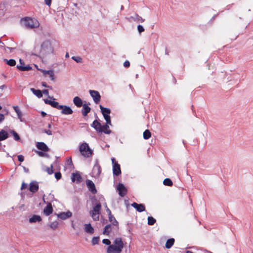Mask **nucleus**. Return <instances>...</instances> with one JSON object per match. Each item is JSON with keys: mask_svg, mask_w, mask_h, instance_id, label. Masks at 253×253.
I'll list each match as a JSON object with an SVG mask.
<instances>
[{"mask_svg": "<svg viewBox=\"0 0 253 253\" xmlns=\"http://www.w3.org/2000/svg\"><path fill=\"white\" fill-rule=\"evenodd\" d=\"M80 151L81 154L86 158L91 156L92 154V151L86 143H84L80 145Z\"/></svg>", "mask_w": 253, "mask_h": 253, "instance_id": "obj_4", "label": "nucleus"}, {"mask_svg": "<svg viewBox=\"0 0 253 253\" xmlns=\"http://www.w3.org/2000/svg\"><path fill=\"white\" fill-rule=\"evenodd\" d=\"M124 66L128 68L130 66V62L128 60H126L124 63Z\"/></svg>", "mask_w": 253, "mask_h": 253, "instance_id": "obj_49", "label": "nucleus"}, {"mask_svg": "<svg viewBox=\"0 0 253 253\" xmlns=\"http://www.w3.org/2000/svg\"><path fill=\"white\" fill-rule=\"evenodd\" d=\"M101 172V167L100 166L98 161H96L93 167L92 173L94 177H98L100 175Z\"/></svg>", "mask_w": 253, "mask_h": 253, "instance_id": "obj_7", "label": "nucleus"}, {"mask_svg": "<svg viewBox=\"0 0 253 253\" xmlns=\"http://www.w3.org/2000/svg\"><path fill=\"white\" fill-rule=\"evenodd\" d=\"M36 147L38 149L43 152H48L49 150V148L44 142H37L36 144Z\"/></svg>", "mask_w": 253, "mask_h": 253, "instance_id": "obj_14", "label": "nucleus"}, {"mask_svg": "<svg viewBox=\"0 0 253 253\" xmlns=\"http://www.w3.org/2000/svg\"><path fill=\"white\" fill-rule=\"evenodd\" d=\"M17 157H18V160L19 162H22L24 161V158L23 156L20 155H18Z\"/></svg>", "mask_w": 253, "mask_h": 253, "instance_id": "obj_52", "label": "nucleus"}, {"mask_svg": "<svg viewBox=\"0 0 253 253\" xmlns=\"http://www.w3.org/2000/svg\"><path fill=\"white\" fill-rule=\"evenodd\" d=\"M130 19H132L134 21H137L139 22L142 23L144 21V19H143L141 16H139L137 14H135L134 16H131L130 17Z\"/></svg>", "mask_w": 253, "mask_h": 253, "instance_id": "obj_29", "label": "nucleus"}, {"mask_svg": "<svg viewBox=\"0 0 253 253\" xmlns=\"http://www.w3.org/2000/svg\"><path fill=\"white\" fill-rule=\"evenodd\" d=\"M156 222V219L152 216H148V224L149 225H153Z\"/></svg>", "mask_w": 253, "mask_h": 253, "instance_id": "obj_37", "label": "nucleus"}, {"mask_svg": "<svg viewBox=\"0 0 253 253\" xmlns=\"http://www.w3.org/2000/svg\"><path fill=\"white\" fill-rule=\"evenodd\" d=\"M101 208V204L98 203L93 207L92 210L90 211V214L94 220L97 221L99 220Z\"/></svg>", "mask_w": 253, "mask_h": 253, "instance_id": "obj_5", "label": "nucleus"}, {"mask_svg": "<svg viewBox=\"0 0 253 253\" xmlns=\"http://www.w3.org/2000/svg\"><path fill=\"white\" fill-rule=\"evenodd\" d=\"M17 115L18 116V119L20 120V121L21 122H23L24 121L23 119H22V112L21 111L19 113H18V114H17Z\"/></svg>", "mask_w": 253, "mask_h": 253, "instance_id": "obj_54", "label": "nucleus"}, {"mask_svg": "<svg viewBox=\"0 0 253 253\" xmlns=\"http://www.w3.org/2000/svg\"><path fill=\"white\" fill-rule=\"evenodd\" d=\"M3 61L5 62L8 65L10 66H14L16 65V61L14 59H4Z\"/></svg>", "mask_w": 253, "mask_h": 253, "instance_id": "obj_32", "label": "nucleus"}, {"mask_svg": "<svg viewBox=\"0 0 253 253\" xmlns=\"http://www.w3.org/2000/svg\"><path fill=\"white\" fill-rule=\"evenodd\" d=\"M113 172L114 175L118 176L121 173L120 165L118 163L114 164L113 166Z\"/></svg>", "mask_w": 253, "mask_h": 253, "instance_id": "obj_16", "label": "nucleus"}, {"mask_svg": "<svg viewBox=\"0 0 253 253\" xmlns=\"http://www.w3.org/2000/svg\"><path fill=\"white\" fill-rule=\"evenodd\" d=\"M239 34H237V33L233 34V33H231L229 35V37L231 40H236Z\"/></svg>", "mask_w": 253, "mask_h": 253, "instance_id": "obj_42", "label": "nucleus"}, {"mask_svg": "<svg viewBox=\"0 0 253 253\" xmlns=\"http://www.w3.org/2000/svg\"><path fill=\"white\" fill-rule=\"evenodd\" d=\"M174 243V239L173 238H170L167 241L165 247L167 249H170L173 246Z\"/></svg>", "mask_w": 253, "mask_h": 253, "instance_id": "obj_31", "label": "nucleus"}, {"mask_svg": "<svg viewBox=\"0 0 253 253\" xmlns=\"http://www.w3.org/2000/svg\"><path fill=\"white\" fill-rule=\"evenodd\" d=\"M106 208H107L106 211L108 213V216H109V215H112L111 211L110 210L109 208H107V206H106Z\"/></svg>", "mask_w": 253, "mask_h": 253, "instance_id": "obj_60", "label": "nucleus"}, {"mask_svg": "<svg viewBox=\"0 0 253 253\" xmlns=\"http://www.w3.org/2000/svg\"><path fill=\"white\" fill-rule=\"evenodd\" d=\"M53 211V208L51 203H48L43 210L44 214L48 216L50 215Z\"/></svg>", "mask_w": 253, "mask_h": 253, "instance_id": "obj_19", "label": "nucleus"}, {"mask_svg": "<svg viewBox=\"0 0 253 253\" xmlns=\"http://www.w3.org/2000/svg\"><path fill=\"white\" fill-rule=\"evenodd\" d=\"M104 119L105 120L106 122V124H108L109 125H112L111 124V118H110V115L109 116H105V117H104Z\"/></svg>", "mask_w": 253, "mask_h": 253, "instance_id": "obj_44", "label": "nucleus"}, {"mask_svg": "<svg viewBox=\"0 0 253 253\" xmlns=\"http://www.w3.org/2000/svg\"><path fill=\"white\" fill-rule=\"evenodd\" d=\"M82 114L83 116H86L87 114L90 112L91 108L88 106V104H84L82 105Z\"/></svg>", "mask_w": 253, "mask_h": 253, "instance_id": "obj_20", "label": "nucleus"}, {"mask_svg": "<svg viewBox=\"0 0 253 253\" xmlns=\"http://www.w3.org/2000/svg\"><path fill=\"white\" fill-rule=\"evenodd\" d=\"M89 92L94 102L96 104L98 103L100 101L101 99V96L99 92L93 90H89Z\"/></svg>", "mask_w": 253, "mask_h": 253, "instance_id": "obj_8", "label": "nucleus"}, {"mask_svg": "<svg viewBox=\"0 0 253 253\" xmlns=\"http://www.w3.org/2000/svg\"><path fill=\"white\" fill-rule=\"evenodd\" d=\"M109 220L111 222L112 225L115 227L116 231H118L119 229V223L112 214L109 216Z\"/></svg>", "mask_w": 253, "mask_h": 253, "instance_id": "obj_18", "label": "nucleus"}, {"mask_svg": "<svg viewBox=\"0 0 253 253\" xmlns=\"http://www.w3.org/2000/svg\"><path fill=\"white\" fill-rule=\"evenodd\" d=\"M131 206L138 212H141L145 211V207L144 204H137L135 202H133L131 204Z\"/></svg>", "mask_w": 253, "mask_h": 253, "instance_id": "obj_12", "label": "nucleus"}, {"mask_svg": "<svg viewBox=\"0 0 253 253\" xmlns=\"http://www.w3.org/2000/svg\"><path fill=\"white\" fill-rule=\"evenodd\" d=\"M36 152L40 157H49V156L47 154L44 153V152H43V151L42 152V151H36Z\"/></svg>", "mask_w": 253, "mask_h": 253, "instance_id": "obj_43", "label": "nucleus"}, {"mask_svg": "<svg viewBox=\"0 0 253 253\" xmlns=\"http://www.w3.org/2000/svg\"><path fill=\"white\" fill-rule=\"evenodd\" d=\"M42 72L44 75L49 74V76L51 80H55V76L53 70H42Z\"/></svg>", "mask_w": 253, "mask_h": 253, "instance_id": "obj_28", "label": "nucleus"}, {"mask_svg": "<svg viewBox=\"0 0 253 253\" xmlns=\"http://www.w3.org/2000/svg\"><path fill=\"white\" fill-rule=\"evenodd\" d=\"M41 113L42 117H45L47 115L46 113L45 112H44V111H42Z\"/></svg>", "mask_w": 253, "mask_h": 253, "instance_id": "obj_64", "label": "nucleus"}, {"mask_svg": "<svg viewBox=\"0 0 253 253\" xmlns=\"http://www.w3.org/2000/svg\"><path fill=\"white\" fill-rule=\"evenodd\" d=\"M71 179L72 182H74L75 181H76L78 183H79L81 181L82 177L80 173L78 172L73 173L72 174Z\"/></svg>", "mask_w": 253, "mask_h": 253, "instance_id": "obj_21", "label": "nucleus"}, {"mask_svg": "<svg viewBox=\"0 0 253 253\" xmlns=\"http://www.w3.org/2000/svg\"><path fill=\"white\" fill-rule=\"evenodd\" d=\"M53 101L48 100L47 99H44V102L46 104H49L50 105H51L52 102Z\"/></svg>", "mask_w": 253, "mask_h": 253, "instance_id": "obj_55", "label": "nucleus"}, {"mask_svg": "<svg viewBox=\"0 0 253 253\" xmlns=\"http://www.w3.org/2000/svg\"><path fill=\"white\" fill-rule=\"evenodd\" d=\"M42 93L45 95H48V90L47 89H43Z\"/></svg>", "mask_w": 253, "mask_h": 253, "instance_id": "obj_61", "label": "nucleus"}, {"mask_svg": "<svg viewBox=\"0 0 253 253\" xmlns=\"http://www.w3.org/2000/svg\"><path fill=\"white\" fill-rule=\"evenodd\" d=\"M61 105L59 104L58 102L53 101L51 106L53 108H56V109L59 110L60 108H62V107H61Z\"/></svg>", "mask_w": 253, "mask_h": 253, "instance_id": "obj_39", "label": "nucleus"}, {"mask_svg": "<svg viewBox=\"0 0 253 253\" xmlns=\"http://www.w3.org/2000/svg\"><path fill=\"white\" fill-rule=\"evenodd\" d=\"M101 126V124L96 119L91 124V126L98 132H102Z\"/></svg>", "mask_w": 253, "mask_h": 253, "instance_id": "obj_13", "label": "nucleus"}, {"mask_svg": "<svg viewBox=\"0 0 253 253\" xmlns=\"http://www.w3.org/2000/svg\"><path fill=\"white\" fill-rule=\"evenodd\" d=\"M99 241V237H93L91 243L92 245H96L98 243V242Z\"/></svg>", "mask_w": 253, "mask_h": 253, "instance_id": "obj_41", "label": "nucleus"}, {"mask_svg": "<svg viewBox=\"0 0 253 253\" xmlns=\"http://www.w3.org/2000/svg\"><path fill=\"white\" fill-rule=\"evenodd\" d=\"M23 170L24 171L26 172V173H28L29 170V169L25 167H23Z\"/></svg>", "mask_w": 253, "mask_h": 253, "instance_id": "obj_63", "label": "nucleus"}, {"mask_svg": "<svg viewBox=\"0 0 253 253\" xmlns=\"http://www.w3.org/2000/svg\"><path fill=\"white\" fill-rule=\"evenodd\" d=\"M42 220V219L40 215H34L29 218V222L30 223H34L36 222H40Z\"/></svg>", "mask_w": 253, "mask_h": 253, "instance_id": "obj_27", "label": "nucleus"}, {"mask_svg": "<svg viewBox=\"0 0 253 253\" xmlns=\"http://www.w3.org/2000/svg\"><path fill=\"white\" fill-rule=\"evenodd\" d=\"M113 229L116 230L115 227H112L111 224H108L105 226L103 231V234L104 235H108L111 231Z\"/></svg>", "mask_w": 253, "mask_h": 253, "instance_id": "obj_23", "label": "nucleus"}, {"mask_svg": "<svg viewBox=\"0 0 253 253\" xmlns=\"http://www.w3.org/2000/svg\"><path fill=\"white\" fill-rule=\"evenodd\" d=\"M53 47L49 40L45 41L41 45V49L39 52H36L32 53V55L38 56L42 58H44L53 53Z\"/></svg>", "mask_w": 253, "mask_h": 253, "instance_id": "obj_1", "label": "nucleus"}, {"mask_svg": "<svg viewBox=\"0 0 253 253\" xmlns=\"http://www.w3.org/2000/svg\"><path fill=\"white\" fill-rule=\"evenodd\" d=\"M49 227L53 230H55L57 228L58 226V222L56 221H53L49 224Z\"/></svg>", "mask_w": 253, "mask_h": 253, "instance_id": "obj_36", "label": "nucleus"}, {"mask_svg": "<svg viewBox=\"0 0 253 253\" xmlns=\"http://www.w3.org/2000/svg\"><path fill=\"white\" fill-rule=\"evenodd\" d=\"M84 231L87 234H92L94 233V230L90 223L85 224Z\"/></svg>", "mask_w": 253, "mask_h": 253, "instance_id": "obj_22", "label": "nucleus"}, {"mask_svg": "<svg viewBox=\"0 0 253 253\" xmlns=\"http://www.w3.org/2000/svg\"><path fill=\"white\" fill-rule=\"evenodd\" d=\"M54 176L57 180H59L61 178L62 175L60 172H56Z\"/></svg>", "mask_w": 253, "mask_h": 253, "instance_id": "obj_46", "label": "nucleus"}, {"mask_svg": "<svg viewBox=\"0 0 253 253\" xmlns=\"http://www.w3.org/2000/svg\"><path fill=\"white\" fill-rule=\"evenodd\" d=\"M61 107L62 108H60L59 110H61V113L62 114L68 115L73 114V111L70 107L62 105H61Z\"/></svg>", "mask_w": 253, "mask_h": 253, "instance_id": "obj_10", "label": "nucleus"}, {"mask_svg": "<svg viewBox=\"0 0 253 253\" xmlns=\"http://www.w3.org/2000/svg\"><path fill=\"white\" fill-rule=\"evenodd\" d=\"M30 90L38 97L41 98L42 96V93L41 90L39 89H35L34 88H31Z\"/></svg>", "mask_w": 253, "mask_h": 253, "instance_id": "obj_30", "label": "nucleus"}, {"mask_svg": "<svg viewBox=\"0 0 253 253\" xmlns=\"http://www.w3.org/2000/svg\"><path fill=\"white\" fill-rule=\"evenodd\" d=\"M44 132L46 133L47 135H52L51 131L49 129H48V130L45 129Z\"/></svg>", "mask_w": 253, "mask_h": 253, "instance_id": "obj_58", "label": "nucleus"}, {"mask_svg": "<svg viewBox=\"0 0 253 253\" xmlns=\"http://www.w3.org/2000/svg\"><path fill=\"white\" fill-rule=\"evenodd\" d=\"M117 190L121 197H124L127 193V189L122 183H119L118 185Z\"/></svg>", "mask_w": 253, "mask_h": 253, "instance_id": "obj_11", "label": "nucleus"}, {"mask_svg": "<svg viewBox=\"0 0 253 253\" xmlns=\"http://www.w3.org/2000/svg\"><path fill=\"white\" fill-rule=\"evenodd\" d=\"M137 30L138 32L141 34L142 32L144 31V28L142 25H139L137 26Z\"/></svg>", "mask_w": 253, "mask_h": 253, "instance_id": "obj_48", "label": "nucleus"}, {"mask_svg": "<svg viewBox=\"0 0 253 253\" xmlns=\"http://www.w3.org/2000/svg\"><path fill=\"white\" fill-rule=\"evenodd\" d=\"M52 169H53V166H52V165H51L50 166V168H46V171L48 173V174H51L53 172V170Z\"/></svg>", "mask_w": 253, "mask_h": 253, "instance_id": "obj_45", "label": "nucleus"}, {"mask_svg": "<svg viewBox=\"0 0 253 253\" xmlns=\"http://www.w3.org/2000/svg\"><path fill=\"white\" fill-rule=\"evenodd\" d=\"M99 107L101 110V112L104 117H105V116H109V114L111 113V110L110 109L105 108L101 105L99 106Z\"/></svg>", "mask_w": 253, "mask_h": 253, "instance_id": "obj_24", "label": "nucleus"}, {"mask_svg": "<svg viewBox=\"0 0 253 253\" xmlns=\"http://www.w3.org/2000/svg\"><path fill=\"white\" fill-rule=\"evenodd\" d=\"M73 102L74 104L78 107H81L83 105V101L78 96H76L74 98Z\"/></svg>", "mask_w": 253, "mask_h": 253, "instance_id": "obj_26", "label": "nucleus"}, {"mask_svg": "<svg viewBox=\"0 0 253 253\" xmlns=\"http://www.w3.org/2000/svg\"><path fill=\"white\" fill-rule=\"evenodd\" d=\"M163 184L165 185L169 186H171L173 185V183L171 180L168 178H167L164 180Z\"/></svg>", "mask_w": 253, "mask_h": 253, "instance_id": "obj_35", "label": "nucleus"}, {"mask_svg": "<svg viewBox=\"0 0 253 253\" xmlns=\"http://www.w3.org/2000/svg\"><path fill=\"white\" fill-rule=\"evenodd\" d=\"M5 88H6V86L4 84L0 86V97L2 95V90Z\"/></svg>", "mask_w": 253, "mask_h": 253, "instance_id": "obj_51", "label": "nucleus"}, {"mask_svg": "<svg viewBox=\"0 0 253 253\" xmlns=\"http://www.w3.org/2000/svg\"><path fill=\"white\" fill-rule=\"evenodd\" d=\"M72 215V213L68 211L67 212H62L58 214V217L61 218V219L65 220L67 218H68L71 217Z\"/></svg>", "mask_w": 253, "mask_h": 253, "instance_id": "obj_17", "label": "nucleus"}, {"mask_svg": "<svg viewBox=\"0 0 253 253\" xmlns=\"http://www.w3.org/2000/svg\"><path fill=\"white\" fill-rule=\"evenodd\" d=\"M8 137L9 134L6 131L3 129H1L0 131V141L6 139Z\"/></svg>", "mask_w": 253, "mask_h": 253, "instance_id": "obj_25", "label": "nucleus"}, {"mask_svg": "<svg viewBox=\"0 0 253 253\" xmlns=\"http://www.w3.org/2000/svg\"><path fill=\"white\" fill-rule=\"evenodd\" d=\"M5 119L4 114L0 113V124H1Z\"/></svg>", "mask_w": 253, "mask_h": 253, "instance_id": "obj_53", "label": "nucleus"}, {"mask_svg": "<svg viewBox=\"0 0 253 253\" xmlns=\"http://www.w3.org/2000/svg\"><path fill=\"white\" fill-rule=\"evenodd\" d=\"M13 108L14 111H15V112L16 113V114H18V113H19L21 111L19 110L18 106H13Z\"/></svg>", "mask_w": 253, "mask_h": 253, "instance_id": "obj_50", "label": "nucleus"}, {"mask_svg": "<svg viewBox=\"0 0 253 253\" xmlns=\"http://www.w3.org/2000/svg\"><path fill=\"white\" fill-rule=\"evenodd\" d=\"M27 184H26L24 182H23L21 187V189L23 190V189L27 188Z\"/></svg>", "mask_w": 253, "mask_h": 253, "instance_id": "obj_56", "label": "nucleus"}, {"mask_svg": "<svg viewBox=\"0 0 253 253\" xmlns=\"http://www.w3.org/2000/svg\"><path fill=\"white\" fill-rule=\"evenodd\" d=\"M39 189L38 183L36 181H33L30 183L29 190L32 193L36 192Z\"/></svg>", "mask_w": 253, "mask_h": 253, "instance_id": "obj_15", "label": "nucleus"}, {"mask_svg": "<svg viewBox=\"0 0 253 253\" xmlns=\"http://www.w3.org/2000/svg\"><path fill=\"white\" fill-rule=\"evenodd\" d=\"M23 21L25 26L27 28L33 29L38 27L40 25L37 20L33 19L30 17L24 18Z\"/></svg>", "mask_w": 253, "mask_h": 253, "instance_id": "obj_3", "label": "nucleus"}, {"mask_svg": "<svg viewBox=\"0 0 253 253\" xmlns=\"http://www.w3.org/2000/svg\"><path fill=\"white\" fill-rule=\"evenodd\" d=\"M10 132L13 135L14 138L16 141H19L20 139L18 134L13 130H10Z\"/></svg>", "mask_w": 253, "mask_h": 253, "instance_id": "obj_38", "label": "nucleus"}, {"mask_svg": "<svg viewBox=\"0 0 253 253\" xmlns=\"http://www.w3.org/2000/svg\"><path fill=\"white\" fill-rule=\"evenodd\" d=\"M143 136L144 139H148L151 136V133L149 129H146L144 131Z\"/></svg>", "mask_w": 253, "mask_h": 253, "instance_id": "obj_34", "label": "nucleus"}, {"mask_svg": "<svg viewBox=\"0 0 253 253\" xmlns=\"http://www.w3.org/2000/svg\"><path fill=\"white\" fill-rule=\"evenodd\" d=\"M72 59L77 63H81L82 62V59L80 56H72Z\"/></svg>", "mask_w": 253, "mask_h": 253, "instance_id": "obj_40", "label": "nucleus"}, {"mask_svg": "<svg viewBox=\"0 0 253 253\" xmlns=\"http://www.w3.org/2000/svg\"><path fill=\"white\" fill-rule=\"evenodd\" d=\"M114 244L107 247V253H121L124 245L121 238H117L115 239Z\"/></svg>", "mask_w": 253, "mask_h": 253, "instance_id": "obj_2", "label": "nucleus"}, {"mask_svg": "<svg viewBox=\"0 0 253 253\" xmlns=\"http://www.w3.org/2000/svg\"><path fill=\"white\" fill-rule=\"evenodd\" d=\"M109 125L105 124L103 126H101V129L102 130V132H104L106 134H110L111 131L109 129Z\"/></svg>", "mask_w": 253, "mask_h": 253, "instance_id": "obj_33", "label": "nucleus"}, {"mask_svg": "<svg viewBox=\"0 0 253 253\" xmlns=\"http://www.w3.org/2000/svg\"><path fill=\"white\" fill-rule=\"evenodd\" d=\"M20 65H17L16 68L20 71H29L32 70V68L29 65L24 66L25 63L23 60L19 59Z\"/></svg>", "mask_w": 253, "mask_h": 253, "instance_id": "obj_6", "label": "nucleus"}, {"mask_svg": "<svg viewBox=\"0 0 253 253\" xmlns=\"http://www.w3.org/2000/svg\"><path fill=\"white\" fill-rule=\"evenodd\" d=\"M67 163L69 165H73L72 159L71 158L67 160Z\"/></svg>", "mask_w": 253, "mask_h": 253, "instance_id": "obj_62", "label": "nucleus"}, {"mask_svg": "<svg viewBox=\"0 0 253 253\" xmlns=\"http://www.w3.org/2000/svg\"><path fill=\"white\" fill-rule=\"evenodd\" d=\"M42 85L43 86L45 87H48V88L50 87L49 86L47 85L46 83L45 82H42Z\"/></svg>", "mask_w": 253, "mask_h": 253, "instance_id": "obj_59", "label": "nucleus"}, {"mask_svg": "<svg viewBox=\"0 0 253 253\" xmlns=\"http://www.w3.org/2000/svg\"><path fill=\"white\" fill-rule=\"evenodd\" d=\"M86 184L89 191H90L92 194H96L97 193V190L92 181L89 179L86 180Z\"/></svg>", "mask_w": 253, "mask_h": 253, "instance_id": "obj_9", "label": "nucleus"}, {"mask_svg": "<svg viewBox=\"0 0 253 253\" xmlns=\"http://www.w3.org/2000/svg\"><path fill=\"white\" fill-rule=\"evenodd\" d=\"M102 243L108 246L111 245L110 241L108 239H104L102 240Z\"/></svg>", "mask_w": 253, "mask_h": 253, "instance_id": "obj_47", "label": "nucleus"}, {"mask_svg": "<svg viewBox=\"0 0 253 253\" xmlns=\"http://www.w3.org/2000/svg\"><path fill=\"white\" fill-rule=\"evenodd\" d=\"M44 2L48 6H50L51 3V0H44Z\"/></svg>", "mask_w": 253, "mask_h": 253, "instance_id": "obj_57", "label": "nucleus"}]
</instances>
